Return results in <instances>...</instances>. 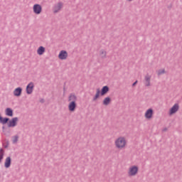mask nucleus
<instances>
[{
  "instance_id": "b1692460",
  "label": "nucleus",
  "mask_w": 182,
  "mask_h": 182,
  "mask_svg": "<svg viewBox=\"0 0 182 182\" xmlns=\"http://www.w3.org/2000/svg\"><path fill=\"white\" fill-rule=\"evenodd\" d=\"M164 73H166V70L162 69V70H159L158 71V76H160L161 75H164Z\"/></svg>"
},
{
  "instance_id": "6ab92c4d",
  "label": "nucleus",
  "mask_w": 182,
  "mask_h": 182,
  "mask_svg": "<svg viewBox=\"0 0 182 182\" xmlns=\"http://www.w3.org/2000/svg\"><path fill=\"white\" fill-rule=\"evenodd\" d=\"M11 139H12L13 144H16V143H18V140H19V136L18 135L13 136Z\"/></svg>"
},
{
  "instance_id": "c756f323",
  "label": "nucleus",
  "mask_w": 182,
  "mask_h": 182,
  "mask_svg": "<svg viewBox=\"0 0 182 182\" xmlns=\"http://www.w3.org/2000/svg\"><path fill=\"white\" fill-rule=\"evenodd\" d=\"M128 1V2H132V1H133V0H127Z\"/></svg>"
},
{
  "instance_id": "1a4fd4ad",
  "label": "nucleus",
  "mask_w": 182,
  "mask_h": 182,
  "mask_svg": "<svg viewBox=\"0 0 182 182\" xmlns=\"http://www.w3.org/2000/svg\"><path fill=\"white\" fill-rule=\"evenodd\" d=\"M180 106L178 104L176 103L169 110V114H174V113H177L178 112V109Z\"/></svg>"
},
{
  "instance_id": "393cba45",
  "label": "nucleus",
  "mask_w": 182,
  "mask_h": 182,
  "mask_svg": "<svg viewBox=\"0 0 182 182\" xmlns=\"http://www.w3.org/2000/svg\"><path fill=\"white\" fill-rule=\"evenodd\" d=\"M4 149H8V147L9 146V141H7L6 142V144H4Z\"/></svg>"
},
{
  "instance_id": "f257e3e1",
  "label": "nucleus",
  "mask_w": 182,
  "mask_h": 182,
  "mask_svg": "<svg viewBox=\"0 0 182 182\" xmlns=\"http://www.w3.org/2000/svg\"><path fill=\"white\" fill-rule=\"evenodd\" d=\"M126 139L124 137H119L115 141V146L117 149H124L126 147Z\"/></svg>"
},
{
  "instance_id": "4be33fe9",
  "label": "nucleus",
  "mask_w": 182,
  "mask_h": 182,
  "mask_svg": "<svg viewBox=\"0 0 182 182\" xmlns=\"http://www.w3.org/2000/svg\"><path fill=\"white\" fill-rule=\"evenodd\" d=\"M4 154H5L4 151L2 149H0V163L4 159Z\"/></svg>"
},
{
  "instance_id": "0eeeda50",
  "label": "nucleus",
  "mask_w": 182,
  "mask_h": 182,
  "mask_svg": "<svg viewBox=\"0 0 182 182\" xmlns=\"http://www.w3.org/2000/svg\"><path fill=\"white\" fill-rule=\"evenodd\" d=\"M59 59L61 60H65L68 59V52L66 50H61L58 55Z\"/></svg>"
},
{
  "instance_id": "9d476101",
  "label": "nucleus",
  "mask_w": 182,
  "mask_h": 182,
  "mask_svg": "<svg viewBox=\"0 0 182 182\" xmlns=\"http://www.w3.org/2000/svg\"><path fill=\"white\" fill-rule=\"evenodd\" d=\"M76 102H70L68 105V109L70 112H75V110H76Z\"/></svg>"
},
{
  "instance_id": "412c9836",
  "label": "nucleus",
  "mask_w": 182,
  "mask_h": 182,
  "mask_svg": "<svg viewBox=\"0 0 182 182\" xmlns=\"http://www.w3.org/2000/svg\"><path fill=\"white\" fill-rule=\"evenodd\" d=\"M100 95V90L97 89V92L95 95V97H93V101L95 102V100H97V99H99V96Z\"/></svg>"
},
{
  "instance_id": "cd10ccee",
  "label": "nucleus",
  "mask_w": 182,
  "mask_h": 182,
  "mask_svg": "<svg viewBox=\"0 0 182 182\" xmlns=\"http://www.w3.org/2000/svg\"><path fill=\"white\" fill-rule=\"evenodd\" d=\"M162 131L163 132H167V128H164Z\"/></svg>"
},
{
  "instance_id": "423d86ee",
  "label": "nucleus",
  "mask_w": 182,
  "mask_h": 182,
  "mask_svg": "<svg viewBox=\"0 0 182 182\" xmlns=\"http://www.w3.org/2000/svg\"><path fill=\"white\" fill-rule=\"evenodd\" d=\"M62 8H63V3L58 2L57 4L54 5L53 11L54 14H58V12H59Z\"/></svg>"
},
{
  "instance_id": "9b49d317",
  "label": "nucleus",
  "mask_w": 182,
  "mask_h": 182,
  "mask_svg": "<svg viewBox=\"0 0 182 182\" xmlns=\"http://www.w3.org/2000/svg\"><path fill=\"white\" fill-rule=\"evenodd\" d=\"M146 119H151L153 117V109L150 108L145 112Z\"/></svg>"
},
{
  "instance_id": "f8f14e48",
  "label": "nucleus",
  "mask_w": 182,
  "mask_h": 182,
  "mask_svg": "<svg viewBox=\"0 0 182 182\" xmlns=\"http://www.w3.org/2000/svg\"><path fill=\"white\" fill-rule=\"evenodd\" d=\"M14 95L17 97L21 96L22 95V88L21 87L16 88L14 91Z\"/></svg>"
},
{
  "instance_id": "5701e85b",
  "label": "nucleus",
  "mask_w": 182,
  "mask_h": 182,
  "mask_svg": "<svg viewBox=\"0 0 182 182\" xmlns=\"http://www.w3.org/2000/svg\"><path fill=\"white\" fill-rule=\"evenodd\" d=\"M100 56L102 58V59H105L106 58V51L101 50H100Z\"/></svg>"
},
{
  "instance_id": "ddd939ff",
  "label": "nucleus",
  "mask_w": 182,
  "mask_h": 182,
  "mask_svg": "<svg viewBox=\"0 0 182 182\" xmlns=\"http://www.w3.org/2000/svg\"><path fill=\"white\" fill-rule=\"evenodd\" d=\"M77 100V97L74 94H70L68 97V102H74L76 103V101Z\"/></svg>"
},
{
  "instance_id": "20e7f679",
  "label": "nucleus",
  "mask_w": 182,
  "mask_h": 182,
  "mask_svg": "<svg viewBox=\"0 0 182 182\" xmlns=\"http://www.w3.org/2000/svg\"><path fill=\"white\" fill-rule=\"evenodd\" d=\"M33 11L36 15H39L42 12V6L40 4H34L33 6Z\"/></svg>"
},
{
  "instance_id": "bb28decb",
  "label": "nucleus",
  "mask_w": 182,
  "mask_h": 182,
  "mask_svg": "<svg viewBox=\"0 0 182 182\" xmlns=\"http://www.w3.org/2000/svg\"><path fill=\"white\" fill-rule=\"evenodd\" d=\"M136 85H137V80H136V81L132 84V86H136Z\"/></svg>"
},
{
  "instance_id": "39448f33",
  "label": "nucleus",
  "mask_w": 182,
  "mask_h": 182,
  "mask_svg": "<svg viewBox=\"0 0 182 182\" xmlns=\"http://www.w3.org/2000/svg\"><path fill=\"white\" fill-rule=\"evenodd\" d=\"M33 87H35V85L33 82H31L28 84L26 90L27 95H32V92H33Z\"/></svg>"
},
{
  "instance_id": "aec40b11",
  "label": "nucleus",
  "mask_w": 182,
  "mask_h": 182,
  "mask_svg": "<svg viewBox=\"0 0 182 182\" xmlns=\"http://www.w3.org/2000/svg\"><path fill=\"white\" fill-rule=\"evenodd\" d=\"M9 122V118L8 117H4V118L3 117L0 120V123L1 124H6V123H8Z\"/></svg>"
},
{
  "instance_id": "dca6fc26",
  "label": "nucleus",
  "mask_w": 182,
  "mask_h": 182,
  "mask_svg": "<svg viewBox=\"0 0 182 182\" xmlns=\"http://www.w3.org/2000/svg\"><path fill=\"white\" fill-rule=\"evenodd\" d=\"M107 92H109V87L107 85L104 86L101 90V96H105Z\"/></svg>"
},
{
  "instance_id": "f3484780",
  "label": "nucleus",
  "mask_w": 182,
  "mask_h": 182,
  "mask_svg": "<svg viewBox=\"0 0 182 182\" xmlns=\"http://www.w3.org/2000/svg\"><path fill=\"white\" fill-rule=\"evenodd\" d=\"M111 101L112 100H110L109 97H107L104 99L102 105H104V106H109V105H110Z\"/></svg>"
},
{
  "instance_id": "f03ea898",
  "label": "nucleus",
  "mask_w": 182,
  "mask_h": 182,
  "mask_svg": "<svg viewBox=\"0 0 182 182\" xmlns=\"http://www.w3.org/2000/svg\"><path fill=\"white\" fill-rule=\"evenodd\" d=\"M137 171H139V168L136 166H132L129 168L128 171V175L129 177H133L137 174Z\"/></svg>"
},
{
  "instance_id": "a211bd4d",
  "label": "nucleus",
  "mask_w": 182,
  "mask_h": 182,
  "mask_svg": "<svg viewBox=\"0 0 182 182\" xmlns=\"http://www.w3.org/2000/svg\"><path fill=\"white\" fill-rule=\"evenodd\" d=\"M38 55H43L45 53V48L43 46H40L37 50Z\"/></svg>"
},
{
  "instance_id": "6e6552de",
  "label": "nucleus",
  "mask_w": 182,
  "mask_h": 182,
  "mask_svg": "<svg viewBox=\"0 0 182 182\" xmlns=\"http://www.w3.org/2000/svg\"><path fill=\"white\" fill-rule=\"evenodd\" d=\"M151 80V75H149V74L145 75V77H144V85H145L146 87H149V86L151 85V84L150 82Z\"/></svg>"
},
{
  "instance_id": "2eb2a0df",
  "label": "nucleus",
  "mask_w": 182,
  "mask_h": 182,
  "mask_svg": "<svg viewBox=\"0 0 182 182\" xmlns=\"http://www.w3.org/2000/svg\"><path fill=\"white\" fill-rule=\"evenodd\" d=\"M4 166L6 168H9L11 167V158L10 156L7 157L6 159L5 163H4Z\"/></svg>"
},
{
  "instance_id": "4468645a",
  "label": "nucleus",
  "mask_w": 182,
  "mask_h": 182,
  "mask_svg": "<svg viewBox=\"0 0 182 182\" xmlns=\"http://www.w3.org/2000/svg\"><path fill=\"white\" fill-rule=\"evenodd\" d=\"M5 112L6 116H9V117H12V116H14V110H12V109L6 108Z\"/></svg>"
},
{
  "instance_id": "a878e982",
  "label": "nucleus",
  "mask_w": 182,
  "mask_h": 182,
  "mask_svg": "<svg viewBox=\"0 0 182 182\" xmlns=\"http://www.w3.org/2000/svg\"><path fill=\"white\" fill-rule=\"evenodd\" d=\"M40 102H41V103H45V100H44L43 98H41V99L40 100Z\"/></svg>"
},
{
  "instance_id": "c85d7f7f",
  "label": "nucleus",
  "mask_w": 182,
  "mask_h": 182,
  "mask_svg": "<svg viewBox=\"0 0 182 182\" xmlns=\"http://www.w3.org/2000/svg\"><path fill=\"white\" fill-rule=\"evenodd\" d=\"M2 129L3 130L5 129V127L4 126L2 127Z\"/></svg>"
},
{
  "instance_id": "7ed1b4c3",
  "label": "nucleus",
  "mask_w": 182,
  "mask_h": 182,
  "mask_svg": "<svg viewBox=\"0 0 182 182\" xmlns=\"http://www.w3.org/2000/svg\"><path fill=\"white\" fill-rule=\"evenodd\" d=\"M18 117H14L11 120H9L8 127H16V124H18Z\"/></svg>"
}]
</instances>
